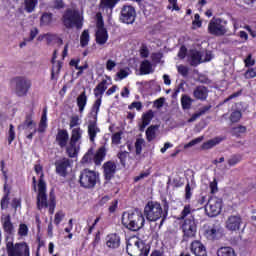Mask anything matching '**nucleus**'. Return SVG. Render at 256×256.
<instances>
[{
  "instance_id": "1",
  "label": "nucleus",
  "mask_w": 256,
  "mask_h": 256,
  "mask_svg": "<svg viewBox=\"0 0 256 256\" xmlns=\"http://www.w3.org/2000/svg\"><path fill=\"white\" fill-rule=\"evenodd\" d=\"M2 229L5 233L6 253L8 256H31V250L26 242L13 243L11 236L15 235V224L11 221V215L1 217Z\"/></svg>"
},
{
  "instance_id": "2",
  "label": "nucleus",
  "mask_w": 256,
  "mask_h": 256,
  "mask_svg": "<svg viewBox=\"0 0 256 256\" xmlns=\"http://www.w3.org/2000/svg\"><path fill=\"white\" fill-rule=\"evenodd\" d=\"M35 173L40 176L38 184L37 178L33 177L34 189L37 192V207L39 210L49 208V213L53 215L55 213V196H50L49 201H47V183L43 179V166L40 164L35 165Z\"/></svg>"
},
{
  "instance_id": "3",
  "label": "nucleus",
  "mask_w": 256,
  "mask_h": 256,
  "mask_svg": "<svg viewBox=\"0 0 256 256\" xmlns=\"http://www.w3.org/2000/svg\"><path fill=\"white\" fill-rule=\"evenodd\" d=\"M122 225L130 231H139V229H143L145 225V216H143V212L139 210L124 212L122 214Z\"/></svg>"
},
{
  "instance_id": "4",
  "label": "nucleus",
  "mask_w": 256,
  "mask_h": 256,
  "mask_svg": "<svg viewBox=\"0 0 256 256\" xmlns=\"http://www.w3.org/2000/svg\"><path fill=\"white\" fill-rule=\"evenodd\" d=\"M208 33L216 37H223V35H233L227 28V21L221 18H212L208 24Z\"/></svg>"
},
{
  "instance_id": "5",
  "label": "nucleus",
  "mask_w": 256,
  "mask_h": 256,
  "mask_svg": "<svg viewBox=\"0 0 256 256\" xmlns=\"http://www.w3.org/2000/svg\"><path fill=\"white\" fill-rule=\"evenodd\" d=\"M63 23L65 27L71 29H81L83 27V14L79 10H68L63 16Z\"/></svg>"
},
{
  "instance_id": "6",
  "label": "nucleus",
  "mask_w": 256,
  "mask_h": 256,
  "mask_svg": "<svg viewBox=\"0 0 256 256\" xmlns=\"http://www.w3.org/2000/svg\"><path fill=\"white\" fill-rule=\"evenodd\" d=\"M99 181V174L93 170L84 169L80 172L79 183L84 189H93Z\"/></svg>"
},
{
  "instance_id": "7",
  "label": "nucleus",
  "mask_w": 256,
  "mask_h": 256,
  "mask_svg": "<svg viewBox=\"0 0 256 256\" xmlns=\"http://www.w3.org/2000/svg\"><path fill=\"white\" fill-rule=\"evenodd\" d=\"M144 215L148 221H159L163 217V207L159 202L150 201L144 208Z\"/></svg>"
},
{
  "instance_id": "8",
  "label": "nucleus",
  "mask_w": 256,
  "mask_h": 256,
  "mask_svg": "<svg viewBox=\"0 0 256 256\" xmlns=\"http://www.w3.org/2000/svg\"><path fill=\"white\" fill-rule=\"evenodd\" d=\"M15 93L18 97H27L29 89H31V80L25 76H18L14 78Z\"/></svg>"
},
{
  "instance_id": "9",
  "label": "nucleus",
  "mask_w": 256,
  "mask_h": 256,
  "mask_svg": "<svg viewBox=\"0 0 256 256\" xmlns=\"http://www.w3.org/2000/svg\"><path fill=\"white\" fill-rule=\"evenodd\" d=\"M145 249V244L137 237H131L127 241L126 251L130 256H141Z\"/></svg>"
},
{
  "instance_id": "10",
  "label": "nucleus",
  "mask_w": 256,
  "mask_h": 256,
  "mask_svg": "<svg viewBox=\"0 0 256 256\" xmlns=\"http://www.w3.org/2000/svg\"><path fill=\"white\" fill-rule=\"evenodd\" d=\"M96 21V42L98 43V45H105L107 43V39H109V34L107 33V29L103 27L104 23L101 13L96 14Z\"/></svg>"
},
{
  "instance_id": "11",
  "label": "nucleus",
  "mask_w": 256,
  "mask_h": 256,
  "mask_svg": "<svg viewBox=\"0 0 256 256\" xmlns=\"http://www.w3.org/2000/svg\"><path fill=\"white\" fill-rule=\"evenodd\" d=\"M222 207L223 200H221V198L213 196L208 200V203L205 206V211L208 217H217V215L221 213Z\"/></svg>"
},
{
  "instance_id": "12",
  "label": "nucleus",
  "mask_w": 256,
  "mask_h": 256,
  "mask_svg": "<svg viewBox=\"0 0 256 256\" xmlns=\"http://www.w3.org/2000/svg\"><path fill=\"white\" fill-rule=\"evenodd\" d=\"M190 65H199L213 59V53L211 51L199 52L197 50H191L189 53Z\"/></svg>"
},
{
  "instance_id": "13",
  "label": "nucleus",
  "mask_w": 256,
  "mask_h": 256,
  "mask_svg": "<svg viewBox=\"0 0 256 256\" xmlns=\"http://www.w3.org/2000/svg\"><path fill=\"white\" fill-rule=\"evenodd\" d=\"M181 229L184 237H187L188 239L195 237V235H197V221L195 220V217L190 215L186 218L181 225Z\"/></svg>"
},
{
  "instance_id": "14",
  "label": "nucleus",
  "mask_w": 256,
  "mask_h": 256,
  "mask_svg": "<svg viewBox=\"0 0 256 256\" xmlns=\"http://www.w3.org/2000/svg\"><path fill=\"white\" fill-rule=\"evenodd\" d=\"M72 162L69 158H61L55 162L56 173L60 177H67V171L71 169Z\"/></svg>"
},
{
  "instance_id": "15",
  "label": "nucleus",
  "mask_w": 256,
  "mask_h": 256,
  "mask_svg": "<svg viewBox=\"0 0 256 256\" xmlns=\"http://www.w3.org/2000/svg\"><path fill=\"white\" fill-rule=\"evenodd\" d=\"M122 23H126L127 25H131V23L135 22V8L133 6H124L121 10Z\"/></svg>"
},
{
  "instance_id": "16",
  "label": "nucleus",
  "mask_w": 256,
  "mask_h": 256,
  "mask_svg": "<svg viewBox=\"0 0 256 256\" xmlns=\"http://www.w3.org/2000/svg\"><path fill=\"white\" fill-rule=\"evenodd\" d=\"M243 223V220L241 219V216L239 215H231L226 220L225 226L228 231H239L241 229V224Z\"/></svg>"
},
{
  "instance_id": "17",
  "label": "nucleus",
  "mask_w": 256,
  "mask_h": 256,
  "mask_svg": "<svg viewBox=\"0 0 256 256\" xmlns=\"http://www.w3.org/2000/svg\"><path fill=\"white\" fill-rule=\"evenodd\" d=\"M105 245L108 249H119L121 237L117 233L108 234L105 237Z\"/></svg>"
},
{
  "instance_id": "18",
  "label": "nucleus",
  "mask_w": 256,
  "mask_h": 256,
  "mask_svg": "<svg viewBox=\"0 0 256 256\" xmlns=\"http://www.w3.org/2000/svg\"><path fill=\"white\" fill-rule=\"evenodd\" d=\"M111 85V78L103 79L94 89V95L96 99H103V94L107 91V88Z\"/></svg>"
},
{
  "instance_id": "19",
  "label": "nucleus",
  "mask_w": 256,
  "mask_h": 256,
  "mask_svg": "<svg viewBox=\"0 0 256 256\" xmlns=\"http://www.w3.org/2000/svg\"><path fill=\"white\" fill-rule=\"evenodd\" d=\"M98 133H101V129H99V126H97V120H89L88 137L91 143H95V139L97 138Z\"/></svg>"
},
{
  "instance_id": "20",
  "label": "nucleus",
  "mask_w": 256,
  "mask_h": 256,
  "mask_svg": "<svg viewBox=\"0 0 256 256\" xmlns=\"http://www.w3.org/2000/svg\"><path fill=\"white\" fill-rule=\"evenodd\" d=\"M220 234L221 230L219 229V227L209 224L204 225V235L205 237H207V239H217V237H219Z\"/></svg>"
},
{
  "instance_id": "21",
  "label": "nucleus",
  "mask_w": 256,
  "mask_h": 256,
  "mask_svg": "<svg viewBox=\"0 0 256 256\" xmlns=\"http://www.w3.org/2000/svg\"><path fill=\"white\" fill-rule=\"evenodd\" d=\"M56 143L61 147V149L67 147V143H69V132L65 129H60L56 135Z\"/></svg>"
},
{
  "instance_id": "22",
  "label": "nucleus",
  "mask_w": 256,
  "mask_h": 256,
  "mask_svg": "<svg viewBox=\"0 0 256 256\" xmlns=\"http://www.w3.org/2000/svg\"><path fill=\"white\" fill-rule=\"evenodd\" d=\"M191 252L195 256H207V249H205L203 243L197 240L191 243Z\"/></svg>"
},
{
  "instance_id": "23",
  "label": "nucleus",
  "mask_w": 256,
  "mask_h": 256,
  "mask_svg": "<svg viewBox=\"0 0 256 256\" xmlns=\"http://www.w3.org/2000/svg\"><path fill=\"white\" fill-rule=\"evenodd\" d=\"M80 144L77 142L69 141L68 145L66 144V153L69 157L74 158L79 155V150H80Z\"/></svg>"
},
{
  "instance_id": "24",
  "label": "nucleus",
  "mask_w": 256,
  "mask_h": 256,
  "mask_svg": "<svg viewBox=\"0 0 256 256\" xmlns=\"http://www.w3.org/2000/svg\"><path fill=\"white\" fill-rule=\"evenodd\" d=\"M209 96V90L205 86H199L193 91V97L199 101H206Z\"/></svg>"
},
{
  "instance_id": "25",
  "label": "nucleus",
  "mask_w": 256,
  "mask_h": 256,
  "mask_svg": "<svg viewBox=\"0 0 256 256\" xmlns=\"http://www.w3.org/2000/svg\"><path fill=\"white\" fill-rule=\"evenodd\" d=\"M132 148L133 146H131V144L129 143L121 147L120 152L118 153V159H120L121 165L125 166L127 157H129V152L131 151Z\"/></svg>"
},
{
  "instance_id": "26",
  "label": "nucleus",
  "mask_w": 256,
  "mask_h": 256,
  "mask_svg": "<svg viewBox=\"0 0 256 256\" xmlns=\"http://www.w3.org/2000/svg\"><path fill=\"white\" fill-rule=\"evenodd\" d=\"M116 169L117 165H115V162H106L104 164V175L106 179H111L115 175Z\"/></svg>"
},
{
  "instance_id": "27",
  "label": "nucleus",
  "mask_w": 256,
  "mask_h": 256,
  "mask_svg": "<svg viewBox=\"0 0 256 256\" xmlns=\"http://www.w3.org/2000/svg\"><path fill=\"white\" fill-rule=\"evenodd\" d=\"M82 137L83 129H81V127H76L72 129L70 137V141H72V143H78L79 145H81Z\"/></svg>"
},
{
  "instance_id": "28",
  "label": "nucleus",
  "mask_w": 256,
  "mask_h": 256,
  "mask_svg": "<svg viewBox=\"0 0 256 256\" xmlns=\"http://www.w3.org/2000/svg\"><path fill=\"white\" fill-rule=\"evenodd\" d=\"M87 92L83 91L78 97H77V106L79 109V113H83L85 111V107L87 106Z\"/></svg>"
},
{
  "instance_id": "29",
  "label": "nucleus",
  "mask_w": 256,
  "mask_h": 256,
  "mask_svg": "<svg viewBox=\"0 0 256 256\" xmlns=\"http://www.w3.org/2000/svg\"><path fill=\"white\" fill-rule=\"evenodd\" d=\"M47 108H45L43 110L42 116H41V120L39 122L38 125V129L36 130L38 133H45V131H47Z\"/></svg>"
},
{
  "instance_id": "30",
  "label": "nucleus",
  "mask_w": 256,
  "mask_h": 256,
  "mask_svg": "<svg viewBox=\"0 0 256 256\" xmlns=\"http://www.w3.org/2000/svg\"><path fill=\"white\" fill-rule=\"evenodd\" d=\"M217 256H237V252L231 246H223L217 250Z\"/></svg>"
},
{
  "instance_id": "31",
  "label": "nucleus",
  "mask_w": 256,
  "mask_h": 256,
  "mask_svg": "<svg viewBox=\"0 0 256 256\" xmlns=\"http://www.w3.org/2000/svg\"><path fill=\"white\" fill-rule=\"evenodd\" d=\"M153 73V64L149 60L142 61L140 65V75H149Z\"/></svg>"
},
{
  "instance_id": "32",
  "label": "nucleus",
  "mask_w": 256,
  "mask_h": 256,
  "mask_svg": "<svg viewBox=\"0 0 256 256\" xmlns=\"http://www.w3.org/2000/svg\"><path fill=\"white\" fill-rule=\"evenodd\" d=\"M102 99L97 98L93 104L90 117L92 118L90 121H97V115H99V109H101Z\"/></svg>"
},
{
  "instance_id": "33",
  "label": "nucleus",
  "mask_w": 256,
  "mask_h": 256,
  "mask_svg": "<svg viewBox=\"0 0 256 256\" xmlns=\"http://www.w3.org/2000/svg\"><path fill=\"white\" fill-rule=\"evenodd\" d=\"M151 119H153V111L149 110L147 113L142 116V123L140 124V131H145V127L151 123Z\"/></svg>"
},
{
  "instance_id": "34",
  "label": "nucleus",
  "mask_w": 256,
  "mask_h": 256,
  "mask_svg": "<svg viewBox=\"0 0 256 256\" xmlns=\"http://www.w3.org/2000/svg\"><path fill=\"white\" fill-rule=\"evenodd\" d=\"M37 5H39V0H24V11L33 13Z\"/></svg>"
},
{
  "instance_id": "35",
  "label": "nucleus",
  "mask_w": 256,
  "mask_h": 256,
  "mask_svg": "<svg viewBox=\"0 0 256 256\" xmlns=\"http://www.w3.org/2000/svg\"><path fill=\"white\" fill-rule=\"evenodd\" d=\"M106 150L105 147H101L94 155V163L95 165H101L103 163V159H105Z\"/></svg>"
},
{
  "instance_id": "36",
  "label": "nucleus",
  "mask_w": 256,
  "mask_h": 256,
  "mask_svg": "<svg viewBox=\"0 0 256 256\" xmlns=\"http://www.w3.org/2000/svg\"><path fill=\"white\" fill-rule=\"evenodd\" d=\"M191 105H193V99L187 94L182 95L181 96L182 109L184 110L191 109Z\"/></svg>"
},
{
  "instance_id": "37",
  "label": "nucleus",
  "mask_w": 256,
  "mask_h": 256,
  "mask_svg": "<svg viewBox=\"0 0 256 256\" xmlns=\"http://www.w3.org/2000/svg\"><path fill=\"white\" fill-rule=\"evenodd\" d=\"M35 127V122H33V118L31 116H26L25 121L18 126L19 131H25V129H31V127Z\"/></svg>"
},
{
  "instance_id": "38",
  "label": "nucleus",
  "mask_w": 256,
  "mask_h": 256,
  "mask_svg": "<svg viewBox=\"0 0 256 256\" xmlns=\"http://www.w3.org/2000/svg\"><path fill=\"white\" fill-rule=\"evenodd\" d=\"M222 141L221 138H213L211 140H208L207 142H205L202 145V149H213V147H215V145H219V143Z\"/></svg>"
},
{
  "instance_id": "39",
  "label": "nucleus",
  "mask_w": 256,
  "mask_h": 256,
  "mask_svg": "<svg viewBox=\"0 0 256 256\" xmlns=\"http://www.w3.org/2000/svg\"><path fill=\"white\" fill-rule=\"evenodd\" d=\"M157 126H150L147 130H146V139L147 141L151 142L153 141V139H155L156 137V133H157Z\"/></svg>"
},
{
  "instance_id": "40",
  "label": "nucleus",
  "mask_w": 256,
  "mask_h": 256,
  "mask_svg": "<svg viewBox=\"0 0 256 256\" xmlns=\"http://www.w3.org/2000/svg\"><path fill=\"white\" fill-rule=\"evenodd\" d=\"M91 37L89 36V30H84L80 36L81 47H87L89 45Z\"/></svg>"
},
{
  "instance_id": "41",
  "label": "nucleus",
  "mask_w": 256,
  "mask_h": 256,
  "mask_svg": "<svg viewBox=\"0 0 256 256\" xmlns=\"http://www.w3.org/2000/svg\"><path fill=\"white\" fill-rule=\"evenodd\" d=\"M61 71V64L59 62L54 63L51 73V79L57 81L59 79V73Z\"/></svg>"
},
{
  "instance_id": "42",
  "label": "nucleus",
  "mask_w": 256,
  "mask_h": 256,
  "mask_svg": "<svg viewBox=\"0 0 256 256\" xmlns=\"http://www.w3.org/2000/svg\"><path fill=\"white\" fill-rule=\"evenodd\" d=\"M18 235L19 237H27L29 235V227L25 223H21L18 226Z\"/></svg>"
},
{
  "instance_id": "43",
  "label": "nucleus",
  "mask_w": 256,
  "mask_h": 256,
  "mask_svg": "<svg viewBox=\"0 0 256 256\" xmlns=\"http://www.w3.org/2000/svg\"><path fill=\"white\" fill-rule=\"evenodd\" d=\"M81 125V119H79V116H72L70 118L69 127L70 129H77Z\"/></svg>"
},
{
  "instance_id": "44",
  "label": "nucleus",
  "mask_w": 256,
  "mask_h": 256,
  "mask_svg": "<svg viewBox=\"0 0 256 256\" xmlns=\"http://www.w3.org/2000/svg\"><path fill=\"white\" fill-rule=\"evenodd\" d=\"M143 145H145V140L143 138H138L135 142L136 154L141 155L143 151Z\"/></svg>"
},
{
  "instance_id": "45",
  "label": "nucleus",
  "mask_w": 256,
  "mask_h": 256,
  "mask_svg": "<svg viewBox=\"0 0 256 256\" xmlns=\"http://www.w3.org/2000/svg\"><path fill=\"white\" fill-rule=\"evenodd\" d=\"M9 201H10L9 193H7L2 197V199L0 201V207L2 210L9 208Z\"/></svg>"
},
{
  "instance_id": "46",
  "label": "nucleus",
  "mask_w": 256,
  "mask_h": 256,
  "mask_svg": "<svg viewBox=\"0 0 256 256\" xmlns=\"http://www.w3.org/2000/svg\"><path fill=\"white\" fill-rule=\"evenodd\" d=\"M189 215H191V206L186 205L180 214V219L185 221V219H189Z\"/></svg>"
},
{
  "instance_id": "47",
  "label": "nucleus",
  "mask_w": 256,
  "mask_h": 256,
  "mask_svg": "<svg viewBox=\"0 0 256 256\" xmlns=\"http://www.w3.org/2000/svg\"><path fill=\"white\" fill-rule=\"evenodd\" d=\"M119 0H102V7H107L108 9H113Z\"/></svg>"
},
{
  "instance_id": "48",
  "label": "nucleus",
  "mask_w": 256,
  "mask_h": 256,
  "mask_svg": "<svg viewBox=\"0 0 256 256\" xmlns=\"http://www.w3.org/2000/svg\"><path fill=\"white\" fill-rule=\"evenodd\" d=\"M177 71L180 75H182V77H187V75H189V67L185 65H178Z\"/></svg>"
},
{
  "instance_id": "49",
  "label": "nucleus",
  "mask_w": 256,
  "mask_h": 256,
  "mask_svg": "<svg viewBox=\"0 0 256 256\" xmlns=\"http://www.w3.org/2000/svg\"><path fill=\"white\" fill-rule=\"evenodd\" d=\"M15 141V127L13 124H10L9 132H8V143L11 145Z\"/></svg>"
},
{
  "instance_id": "50",
  "label": "nucleus",
  "mask_w": 256,
  "mask_h": 256,
  "mask_svg": "<svg viewBox=\"0 0 256 256\" xmlns=\"http://www.w3.org/2000/svg\"><path fill=\"white\" fill-rule=\"evenodd\" d=\"M200 19H201V16H199V14L194 15V20L192 22L193 29L201 28V25H203V23L200 21Z\"/></svg>"
},
{
  "instance_id": "51",
  "label": "nucleus",
  "mask_w": 256,
  "mask_h": 256,
  "mask_svg": "<svg viewBox=\"0 0 256 256\" xmlns=\"http://www.w3.org/2000/svg\"><path fill=\"white\" fill-rule=\"evenodd\" d=\"M53 17L51 16V14H43L42 17H41V25H49L52 21Z\"/></svg>"
},
{
  "instance_id": "52",
  "label": "nucleus",
  "mask_w": 256,
  "mask_h": 256,
  "mask_svg": "<svg viewBox=\"0 0 256 256\" xmlns=\"http://www.w3.org/2000/svg\"><path fill=\"white\" fill-rule=\"evenodd\" d=\"M203 141V137L195 138L194 140L190 141L189 143L184 145V149H189L190 147H195V145L201 143Z\"/></svg>"
},
{
  "instance_id": "53",
  "label": "nucleus",
  "mask_w": 256,
  "mask_h": 256,
  "mask_svg": "<svg viewBox=\"0 0 256 256\" xmlns=\"http://www.w3.org/2000/svg\"><path fill=\"white\" fill-rule=\"evenodd\" d=\"M63 219H65V213H63V211L57 212L54 217L55 225H59Z\"/></svg>"
},
{
  "instance_id": "54",
  "label": "nucleus",
  "mask_w": 256,
  "mask_h": 256,
  "mask_svg": "<svg viewBox=\"0 0 256 256\" xmlns=\"http://www.w3.org/2000/svg\"><path fill=\"white\" fill-rule=\"evenodd\" d=\"M240 161H241V156L234 155V156L229 158L228 164H229L230 167H233V166L237 165V163H239Z\"/></svg>"
},
{
  "instance_id": "55",
  "label": "nucleus",
  "mask_w": 256,
  "mask_h": 256,
  "mask_svg": "<svg viewBox=\"0 0 256 256\" xmlns=\"http://www.w3.org/2000/svg\"><path fill=\"white\" fill-rule=\"evenodd\" d=\"M241 119V111H234L230 116L232 123H237Z\"/></svg>"
},
{
  "instance_id": "56",
  "label": "nucleus",
  "mask_w": 256,
  "mask_h": 256,
  "mask_svg": "<svg viewBox=\"0 0 256 256\" xmlns=\"http://www.w3.org/2000/svg\"><path fill=\"white\" fill-rule=\"evenodd\" d=\"M169 5L167 6V9H170L171 11H179V5H177V0H168Z\"/></svg>"
},
{
  "instance_id": "57",
  "label": "nucleus",
  "mask_w": 256,
  "mask_h": 256,
  "mask_svg": "<svg viewBox=\"0 0 256 256\" xmlns=\"http://www.w3.org/2000/svg\"><path fill=\"white\" fill-rule=\"evenodd\" d=\"M129 73H130L129 68L121 69V70L117 73V77H119V79H126V77H129Z\"/></svg>"
},
{
  "instance_id": "58",
  "label": "nucleus",
  "mask_w": 256,
  "mask_h": 256,
  "mask_svg": "<svg viewBox=\"0 0 256 256\" xmlns=\"http://www.w3.org/2000/svg\"><path fill=\"white\" fill-rule=\"evenodd\" d=\"M245 79H253L256 77V68L249 69L244 74Z\"/></svg>"
},
{
  "instance_id": "59",
  "label": "nucleus",
  "mask_w": 256,
  "mask_h": 256,
  "mask_svg": "<svg viewBox=\"0 0 256 256\" xmlns=\"http://www.w3.org/2000/svg\"><path fill=\"white\" fill-rule=\"evenodd\" d=\"M81 63V58H73L70 60V67H74L76 70L79 69V64Z\"/></svg>"
},
{
  "instance_id": "60",
  "label": "nucleus",
  "mask_w": 256,
  "mask_h": 256,
  "mask_svg": "<svg viewBox=\"0 0 256 256\" xmlns=\"http://www.w3.org/2000/svg\"><path fill=\"white\" fill-rule=\"evenodd\" d=\"M115 67H117V62H115V60L109 59V60L106 62V69H107L108 71H113V69H115Z\"/></svg>"
},
{
  "instance_id": "61",
  "label": "nucleus",
  "mask_w": 256,
  "mask_h": 256,
  "mask_svg": "<svg viewBox=\"0 0 256 256\" xmlns=\"http://www.w3.org/2000/svg\"><path fill=\"white\" fill-rule=\"evenodd\" d=\"M112 143L114 145H119V143H121V132H117V133L113 134Z\"/></svg>"
},
{
  "instance_id": "62",
  "label": "nucleus",
  "mask_w": 256,
  "mask_h": 256,
  "mask_svg": "<svg viewBox=\"0 0 256 256\" xmlns=\"http://www.w3.org/2000/svg\"><path fill=\"white\" fill-rule=\"evenodd\" d=\"M93 158V151L89 150L82 158V163H89Z\"/></svg>"
},
{
  "instance_id": "63",
  "label": "nucleus",
  "mask_w": 256,
  "mask_h": 256,
  "mask_svg": "<svg viewBox=\"0 0 256 256\" xmlns=\"http://www.w3.org/2000/svg\"><path fill=\"white\" fill-rule=\"evenodd\" d=\"M246 67H253L255 65V60L252 58L251 54L247 56L244 60Z\"/></svg>"
},
{
  "instance_id": "64",
  "label": "nucleus",
  "mask_w": 256,
  "mask_h": 256,
  "mask_svg": "<svg viewBox=\"0 0 256 256\" xmlns=\"http://www.w3.org/2000/svg\"><path fill=\"white\" fill-rule=\"evenodd\" d=\"M37 35H39V29L32 28L30 30V38L28 39V41H33V39H35V37H37Z\"/></svg>"
}]
</instances>
